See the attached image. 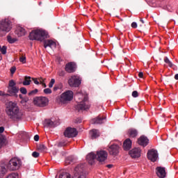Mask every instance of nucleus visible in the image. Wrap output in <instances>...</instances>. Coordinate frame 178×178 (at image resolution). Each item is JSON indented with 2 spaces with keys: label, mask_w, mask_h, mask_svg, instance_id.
Masks as SVG:
<instances>
[{
  "label": "nucleus",
  "mask_w": 178,
  "mask_h": 178,
  "mask_svg": "<svg viewBox=\"0 0 178 178\" xmlns=\"http://www.w3.org/2000/svg\"><path fill=\"white\" fill-rule=\"evenodd\" d=\"M6 113L12 120H20L23 116L17 103L13 102H8L6 104Z\"/></svg>",
  "instance_id": "1"
},
{
  "label": "nucleus",
  "mask_w": 178,
  "mask_h": 178,
  "mask_svg": "<svg viewBox=\"0 0 178 178\" xmlns=\"http://www.w3.org/2000/svg\"><path fill=\"white\" fill-rule=\"evenodd\" d=\"M76 97L78 99V104L75 106V109L79 112L88 111L91 106L90 101H88V96L82 92H78L76 93Z\"/></svg>",
  "instance_id": "2"
},
{
  "label": "nucleus",
  "mask_w": 178,
  "mask_h": 178,
  "mask_svg": "<svg viewBox=\"0 0 178 178\" xmlns=\"http://www.w3.org/2000/svg\"><path fill=\"white\" fill-rule=\"evenodd\" d=\"M74 93L72 90H67L56 98V102L58 105H66L73 100Z\"/></svg>",
  "instance_id": "3"
},
{
  "label": "nucleus",
  "mask_w": 178,
  "mask_h": 178,
  "mask_svg": "<svg viewBox=\"0 0 178 178\" xmlns=\"http://www.w3.org/2000/svg\"><path fill=\"white\" fill-rule=\"evenodd\" d=\"M48 33L43 30L36 29L32 31L29 34V40L31 41H42L44 38H47Z\"/></svg>",
  "instance_id": "4"
},
{
  "label": "nucleus",
  "mask_w": 178,
  "mask_h": 178,
  "mask_svg": "<svg viewBox=\"0 0 178 178\" xmlns=\"http://www.w3.org/2000/svg\"><path fill=\"white\" fill-rule=\"evenodd\" d=\"M21 166L22 160L17 157L12 158L7 164V168L9 170H18Z\"/></svg>",
  "instance_id": "5"
},
{
  "label": "nucleus",
  "mask_w": 178,
  "mask_h": 178,
  "mask_svg": "<svg viewBox=\"0 0 178 178\" xmlns=\"http://www.w3.org/2000/svg\"><path fill=\"white\" fill-rule=\"evenodd\" d=\"M0 30L4 33H9L12 30V21L9 18L2 19L0 22Z\"/></svg>",
  "instance_id": "6"
},
{
  "label": "nucleus",
  "mask_w": 178,
  "mask_h": 178,
  "mask_svg": "<svg viewBox=\"0 0 178 178\" xmlns=\"http://www.w3.org/2000/svg\"><path fill=\"white\" fill-rule=\"evenodd\" d=\"M49 102V99L47 97H36L33 99V104L36 106H39L40 108H44L47 106Z\"/></svg>",
  "instance_id": "7"
},
{
  "label": "nucleus",
  "mask_w": 178,
  "mask_h": 178,
  "mask_svg": "<svg viewBox=\"0 0 178 178\" xmlns=\"http://www.w3.org/2000/svg\"><path fill=\"white\" fill-rule=\"evenodd\" d=\"M72 178H86V174H84V165H78L74 171V176Z\"/></svg>",
  "instance_id": "8"
},
{
  "label": "nucleus",
  "mask_w": 178,
  "mask_h": 178,
  "mask_svg": "<svg viewBox=\"0 0 178 178\" xmlns=\"http://www.w3.org/2000/svg\"><path fill=\"white\" fill-rule=\"evenodd\" d=\"M8 92H9V94H11V95H14L15 94H17V92H19V88L16 87V82L15 81H9Z\"/></svg>",
  "instance_id": "9"
},
{
  "label": "nucleus",
  "mask_w": 178,
  "mask_h": 178,
  "mask_svg": "<svg viewBox=\"0 0 178 178\" xmlns=\"http://www.w3.org/2000/svg\"><path fill=\"white\" fill-rule=\"evenodd\" d=\"M68 84L70 87H79L81 84V79L79 76H72L68 80Z\"/></svg>",
  "instance_id": "10"
},
{
  "label": "nucleus",
  "mask_w": 178,
  "mask_h": 178,
  "mask_svg": "<svg viewBox=\"0 0 178 178\" xmlns=\"http://www.w3.org/2000/svg\"><path fill=\"white\" fill-rule=\"evenodd\" d=\"M159 154L156 149H150L147 152V159L152 162H156L158 161Z\"/></svg>",
  "instance_id": "11"
},
{
  "label": "nucleus",
  "mask_w": 178,
  "mask_h": 178,
  "mask_svg": "<svg viewBox=\"0 0 178 178\" xmlns=\"http://www.w3.org/2000/svg\"><path fill=\"white\" fill-rule=\"evenodd\" d=\"M64 136L68 138L76 137L77 136V129L76 128L68 127L64 131Z\"/></svg>",
  "instance_id": "12"
},
{
  "label": "nucleus",
  "mask_w": 178,
  "mask_h": 178,
  "mask_svg": "<svg viewBox=\"0 0 178 178\" xmlns=\"http://www.w3.org/2000/svg\"><path fill=\"white\" fill-rule=\"evenodd\" d=\"M106 158H108V153L104 150H101L97 152L96 159L99 161V162H104L106 161Z\"/></svg>",
  "instance_id": "13"
},
{
  "label": "nucleus",
  "mask_w": 178,
  "mask_h": 178,
  "mask_svg": "<svg viewBox=\"0 0 178 178\" xmlns=\"http://www.w3.org/2000/svg\"><path fill=\"white\" fill-rule=\"evenodd\" d=\"M129 155L131 158H140L141 156V149L140 148H134L129 151Z\"/></svg>",
  "instance_id": "14"
},
{
  "label": "nucleus",
  "mask_w": 178,
  "mask_h": 178,
  "mask_svg": "<svg viewBox=\"0 0 178 178\" xmlns=\"http://www.w3.org/2000/svg\"><path fill=\"white\" fill-rule=\"evenodd\" d=\"M119 145L114 144L109 147L108 151L111 155H118L119 154Z\"/></svg>",
  "instance_id": "15"
},
{
  "label": "nucleus",
  "mask_w": 178,
  "mask_h": 178,
  "mask_svg": "<svg viewBox=\"0 0 178 178\" xmlns=\"http://www.w3.org/2000/svg\"><path fill=\"white\" fill-rule=\"evenodd\" d=\"M149 143V140L146 136H142L138 139V144L139 145H142L143 147H147L148 143Z\"/></svg>",
  "instance_id": "16"
},
{
  "label": "nucleus",
  "mask_w": 178,
  "mask_h": 178,
  "mask_svg": "<svg viewBox=\"0 0 178 178\" xmlns=\"http://www.w3.org/2000/svg\"><path fill=\"white\" fill-rule=\"evenodd\" d=\"M48 47L51 49H55V48H56V42L51 40H45L44 42V47L47 49Z\"/></svg>",
  "instance_id": "17"
},
{
  "label": "nucleus",
  "mask_w": 178,
  "mask_h": 178,
  "mask_svg": "<svg viewBox=\"0 0 178 178\" xmlns=\"http://www.w3.org/2000/svg\"><path fill=\"white\" fill-rule=\"evenodd\" d=\"M156 175L160 178L166 177V171L165 170V168L157 167L156 168Z\"/></svg>",
  "instance_id": "18"
},
{
  "label": "nucleus",
  "mask_w": 178,
  "mask_h": 178,
  "mask_svg": "<svg viewBox=\"0 0 178 178\" xmlns=\"http://www.w3.org/2000/svg\"><path fill=\"white\" fill-rule=\"evenodd\" d=\"M76 70V64L74 63H68L65 65V71L67 73H73Z\"/></svg>",
  "instance_id": "19"
},
{
  "label": "nucleus",
  "mask_w": 178,
  "mask_h": 178,
  "mask_svg": "<svg viewBox=\"0 0 178 178\" xmlns=\"http://www.w3.org/2000/svg\"><path fill=\"white\" fill-rule=\"evenodd\" d=\"M105 120H106V118H101V117H97L95 119H92L91 121L92 124H102V123L105 122Z\"/></svg>",
  "instance_id": "20"
},
{
  "label": "nucleus",
  "mask_w": 178,
  "mask_h": 178,
  "mask_svg": "<svg viewBox=\"0 0 178 178\" xmlns=\"http://www.w3.org/2000/svg\"><path fill=\"white\" fill-rule=\"evenodd\" d=\"M95 159H97V154H94V152H90L86 156V160L90 165H92L94 163Z\"/></svg>",
  "instance_id": "21"
},
{
  "label": "nucleus",
  "mask_w": 178,
  "mask_h": 178,
  "mask_svg": "<svg viewBox=\"0 0 178 178\" xmlns=\"http://www.w3.org/2000/svg\"><path fill=\"white\" fill-rule=\"evenodd\" d=\"M123 148L125 151H129L131 148V140L127 138L124 141Z\"/></svg>",
  "instance_id": "22"
},
{
  "label": "nucleus",
  "mask_w": 178,
  "mask_h": 178,
  "mask_svg": "<svg viewBox=\"0 0 178 178\" xmlns=\"http://www.w3.org/2000/svg\"><path fill=\"white\" fill-rule=\"evenodd\" d=\"M90 136L91 137V139L94 140L97 137H99V131L97 129H92L90 131Z\"/></svg>",
  "instance_id": "23"
},
{
  "label": "nucleus",
  "mask_w": 178,
  "mask_h": 178,
  "mask_svg": "<svg viewBox=\"0 0 178 178\" xmlns=\"http://www.w3.org/2000/svg\"><path fill=\"white\" fill-rule=\"evenodd\" d=\"M8 172V170L6 169V167L5 165L2 164L0 165V178L3 177L5 175H6V172Z\"/></svg>",
  "instance_id": "24"
},
{
  "label": "nucleus",
  "mask_w": 178,
  "mask_h": 178,
  "mask_svg": "<svg viewBox=\"0 0 178 178\" xmlns=\"http://www.w3.org/2000/svg\"><path fill=\"white\" fill-rule=\"evenodd\" d=\"M16 34H17L18 37H23V35H26V29L24 28H18L16 31Z\"/></svg>",
  "instance_id": "25"
},
{
  "label": "nucleus",
  "mask_w": 178,
  "mask_h": 178,
  "mask_svg": "<svg viewBox=\"0 0 178 178\" xmlns=\"http://www.w3.org/2000/svg\"><path fill=\"white\" fill-rule=\"evenodd\" d=\"M44 123L46 127H55V123L49 119L45 120Z\"/></svg>",
  "instance_id": "26"
},
{
  "label": "nucleus",
  "mask_w": 178,
  "mask_h": 178,
  "mask_svg": "<svg viewBox=\"0 0 178 178\" xmlns=\"http://www.w3.org/2000/svg\"><path fill=\"white\" fill-rule=\"evenodd\" d=\"M22 84L23 86H30L31 84V77L26 76Z\"/></svg>",
  "instance_id": "27"
},
{
  "label": "nucleus",
  "mask_w": 178,
  "mask_h": 178,
  "mask_svg": "<svg viewBox=\"0 0 178 178\" xmlns=\"http://www.w3.org/2000/svg\"><path fill=\"white\" fill-rule=\"evenodd\" d=\"M129 136L130 137H132L133 138H134V137H137V135L138 134V133L137 132V130L136 129H129L128 131Z\"/></svg>",
  "instance_id": "28"
},
{
  "label": "nucleus",
  "mask_w": 178,
  "mask_h": 178,
  "mask_svg": "<svg viewBox=\"0 0 178 178\" xmlns=\"http://www.w3.org/2000/svg\"><path fill=\"white\" fill-rule=\"evenodd\" d=\"M38 149L40 152H47V147L45 145H39L38 146Z\"/></svg>",
  "instance_id": "29"
},
{
  "label": "nucleus",
  "mask_w": 178,
  "mask_h": 178,
  "mask_svg": "<svg viewBox=\"0 0 178 178\" xmlns=\"http://www.w3.org/2000/svg\"><path fill=\"white\" fill-rule=\"evenodd\" d=\"M164 62L169 66V67H172L173 66H175L172 61H170V60H169L168 57L164 58Z\"/></svg>",
  "instance_id": "30"
},
{
  "label": "nucleus",
  "mask_w": 178,
  "mask_h": 178,
  "mask_svg": "<svg viewBox=\"0 0 178 178\" xmlns=\"http://www.w3.org/2000/svg\"><path fill=\"white\" fill-rule=\"evenodd\" d=\"M7 40L9 44H15V42L17 41V39L16 38H12L11 36H8Z\"/></svg>",
  "instance_id": "31"
},
{
  "label": "nucleus",
  "mask_w": 178,
  "mask_h": 178,
  "mask_svg": "<svg viewBox=\"0 0 178 178\" xmlns=\"http://www.w3.org/2000/svg\"><path fill=\"white\" fill-rule=\"evenodd\" d=\"M8 51V47L6 46H1L0 45V52H1L2 55H6V52Z\"/></svg>",
  "instance_id": "32"
},
{
  "label": "nucleus",
  "mask_w": 178,
  "mask_h": 178,
  "mask_svg": "<svg viewBox=\"0 0 178 178\" xmlns=\"http://www.w3.org/2000/svg\"><path fill=\"white\" fill-rule=\"evenodd\" d=\"M59 178H72V177L70 176V174L68 172H62L60 175Z\"/></svg>",
  "instance_id": "33"
},
{
  "label": "nucleus",
  "mask_w": 178,
  "mask_h": 178,
  "mask_svg": "<svg viewBox=\"0 0 178 178\" xmlns=\"http://www.w3.org/2000/svg\"><path fill=\"white\" fill-rule=\"evenodd\" d=\"M63 88V85L62 83H58L54 86V91H58V90H62Z\"/></svg>",
  "instance_id": "34"
},
{
  "label": "nucleus",
  "mask_w": 178,
  "mask_h": 178,
  "mask_svg": "<svg viewBox=\"0 0 178 178\" xmlns=\"http://www.w3.org/2000/svg\"><path fill=\"white\" fill-rule=\"evenodd\" d=\"M6 178H19V175L17 173H12V174H10Z\"/></svg>",
  "instance_id": "35"
},
{
  "label": "nucleus",
  "mask_w": 178,
  "mask_h": 178,
  "mask_svg": "<svg viewBox=\"0 0 178 178\" xmlns=\"http://www.w3.org/2000/svg\"><path fill=\"white\" fill-rule=\"evenodd\" d=\"M5 138H3V136L0 134V149L2 148V145H3Z\"/></svg>",
  "instance_id": "36"
},
{
  "label": "nucleus",
  "mask_w": 178,
  "mask_h": 178,
  "mask_svg": "<svg viewBox=\"0 0 178 178\" xmlns=\"http://www.w3.org/2000/svg\"><path fill=\"white\" fill-rule=\"evenodd\" d=\"M54 84H55V79H51L49 83V88H52V87H54Z\"/></svg>",
  "instance_id": "37"
},
{
  "label": "nucleus",
  "mask_w": 178,
  "mask_h": 178,
  "mask_svg": "<svg viewBox=\"0 0 178 178\" xmlns=\"http://www.w3.org/2000/svg\"><path fill=\"white\" fill-rule=\"evenodd\" d=\"M43 92H44L46 95L52 94V90H51V88H45L44 89Z\"/></svg>",
  "instance_id": "38"
},
{
  "label": "nucleus",
  "mask_w": 178,
  "mask_h": 178,
  "mask_svg": "<svg viewBox=\"0 0 178 178\" xmlns=\"http://www.w3.org/2000/svg\"><path fill=\"white\" fill-rule=\"evenodd\" d=\"M19 91L22 94L26 95L27 94V89H26V88H21L19 89Z\"/></svg>",
  "instance_id": "39"
},
{
  "label": "nucleus",
  "mask_w": 178,
  "mask_h": 178,
  "mask_svg": "<svg viewBox=\"0 0 178 178\" xmlns=\"http://www.w3.org/2000/svg\"><path fill=\"white\" fill-rule=\"evenodd\" d=\"M37 92H38V89H35V90L31 91L29 93V95H35V94H37Z\"/></svg>",
  "instance_id": "40"
},
{
  "label": "nucleus",
  "mask_w": 178,
  "mask_h": 178,
  "mask_svg": "<svg viewBox=\"0 0 178 178\" xmlns=\"http://www.w3.org/2000/svg\"><path fill=\"white\" fill-rule=\"evenodd\" d=\"M32 156L33 158H38V156H40V153L37 152H33L32 153Z\"/></svg>",
  "instance_id": "41"
},
{
  "label": "nucleus",
  "mask_w": 178,
  "mask_h": 178,
  "mask_svg": "<svg viewBox=\"0 0 178 178\" xmlns=\"http://www.w3.org/2000/svg\"><path fill=\"white\" fill-rule=\"evenodd\" d=\"M132 97H134V98H137V97H138V92H137V90H134L132 92Z\"/></svg>",
  "instance_id": "42"
},
{
  "label": "nucleus",
  "mask_w": 178,
  "mask_h": 178,
  "mask_svg": "<svg viewBox=\"0 0 178 178\" xmlns=\"http://www.w3.org/2000/svg\"><path fill=\"white\" fill-rule=\"evenodd\" d=\"M166 9H167V10H168V12H172L173 11V7H172V6H170V5H168L166 6Z\"/></svg>",
  "instance_id": "43"
},
{
  "label": "nucleus",
  "mask_w": 178,
  "mask_h": 178,
  "mask_svg": "<svg viewBox=\"0 0 178 178\" xmlns=\"http://www.w3.org/2000/svg\"><path fill=\"white\" fill-rule=\"evenodd\" d=\"M19 62L22 63H26V56H22L19 58Z\"/></svg>",
  "instance_id": "44"
},
{
  "label": "nucleus",
  "mask_w": 178,
  "mask_h": 178,
  "mask_svg": "<svg viewBox=\"0 0 178 178\" xmlns=\"http://www.w3.org/2000/svg\"><path fill=\"white\" fill-rule=\"evenodd\" d=\"M32 80L34 83V84H36V86H38L40 84V81L35 78H32Z\"/></svg>",
  "instance_id": "45"
},
{
  "label": "nucleus",
  "mask_w": 178,
  "mask_h": 178,
  "mask_svg": "<svg viewBox=\"0 0 178 178\" xmlns=\"http://www.w3.org/2000/svg\"><path fill=\"white\" fill-rule=\"evenodd\" d=\"M15 72H16V67H12L10 68V73H11V74H15Z\"/></svg>",
  "instance_id": "46"
},
{
  "label": "nucleus",
  "mask_w": 178,
  "mask_h": 178,
  "mask_svg": "<svg viewBox=\"0 0 178 178\" xmlns=\"http://www.w3.org/2000/svg\"><path fill=\"white\" fill-rule=\"evenodd\" d=\"M0 96L1 97H5V96L8 97V96H9V94H5V92L0 90Z\"/></svg>",
  "instance_id": "47"
},
{
  "label": "nucleus",
  "mask_w": 178,
  "mask_h": 178,
  "mask_svg": "<svg viewBox=\"0 0 178 178\" xmlns=\"http://www.w3.org/2000/svg\"><path fill=\"white\" fill-rule=\"evenodd\" d=\"M131 26L132 29H137V22H132Z\"/></svg>",
  "instance_id": "48"
},
{
  "label": "nucleus",
  "mask_w": 178,
  "mask_h": 178,
  "mask_svg": "<svg viewBox=\"0 0 178 178\" xmlns=\"http://www.w3.org/2000/svg\"><path fill=\"white\" fill-rule=\"evenodd\" d=\"M58 75L60 76L61 77H63V76H65V71H60L58 72Z\"/></svg>",
  "instance_id": "49"
},
{
  "label": "nucleus",
  "mask_w": 178,
  "mask_h": 178,
  "mask_svg": "<svg viewBox=\"0 0 178 178\" xmlns=\"http://www.w3.org/2000/svg\"><path fill=\"white\" fill-rule=\"evenodd\" d=\"M34 140L35 141H38V140H40V136L38 135H35L34 136Z\"/></svg>",
  "instance_id": "50"
},
{
  "label": "nucleus",
  "mask_w": 178,
  "mask_h": 178,
  "mask_svg": "<svg viewBox=\"0 0 178 178\" xmlns=\"http://www.w3.org/2000/svg\"><path fill=\"white\" fill-rule=\"evenodd\" d=\"M3 131H5V127H0V133H3Z\"/></svg>",
  "instance_id": "51"
},
{
  "label": "nucleus",
  "mask_w": 178,
  "mask_h": 178,
  "mask_svg": "<svg viewBox=\"0 0 178 178\" xmlns=\"http://www.w3.org/2000/svg\"><path fill=\"white\" fill-rule=\"evenodd\" d=\"M138 76L140 79H143L144 74L143 72H139Z\"/></svg>",
  "instance_id": "52"
},
{
  "label": "nucleus",
  "mask_w": 178,
  "mask_h": 178,
  "mask_svg": "<svg viewBox=\"0 0 178 178\" xmlns=\"http://www.w3.org/2000/svg\"><path fill=\"white\" fill-rule=\"evenodd\" d=\"M40 84H42V83H44L45 81V79H42V78H40Z\"/></svg>",
  "instance_id": "53"
},
{
  "label": "nucleus",
  "mask_w": 178,
  "mask_h": 178,
  "mask_svg": "<svg viewBox=\"0 0 178 178\" xmlns=\"http://www.w3.org/2000/svg\"><path fill=\"white\" fill-rule=\"evenodd\" d=\"M113 167V165H112V164L107 165V168H108L109 169H111Z\"/></svg>",
  "instance_id": "54"
},
{
  "label": "nucleus",
  "mask_w": 178,
  "mask_h": 178,
  "mask_svg": "<svg viewBox=\"0 0 178 178\" xmlns=\"http://www.w3.org/2000/svg\"><path fill=\"white\" fill-rule=\"evenodd\" d=\"M42 87H44V88L47 87V84H45V83L42 82Z\"/></svg>",
  "instance_id": "55"
},
{
  "label": "nucleus",
  "mask_w": 178,
  "mask_h": 178,
  "mask_svg": "<svg viewBox=\"0 0 178 178\" xmlns=\"http://www.w3.org/2000/svg\"><path fill=\"white\" fill-rule=\"evenodd\" d=\"M175 80H178V74H175Z\"/></svg>",
  "instance_id": "56"
},
{
  "label": "nucleus",
  "mask_w": 178,
  "mask_h": 178,
  "mask_svg": "<svg viewBox=\"0 0 178 178\" xmlns=\"http://www.w3.org/2000/svg\"><path fill=\"white\" fill-rule=\"evenodd\" d=\"M65 162H66V163H70V161H69V159H67L65 160Z\"/></svg>",
  "instance_id": "57"
},
{
  "label": "nucleus",
  "mask_w": 178,
  "mask_h": 178,
  "mask_svg": "<svg viewBox=\"0 0 178 178\" xmlns=\"http://www.w3.org/2000/svg\"><path fill=\"white\" fill-rule=\"evenodd\" d=\"M2 60V54L0 53V61Z\"/></svg>",
  "instance_id": "58"
},
{
  "label": "nucleus",
  "mask_w": 178,
  "mask_h": 178,
  "mask_svg": "<svg viewBox=\"0 0 178 178\" xmlns=\"http://www.w3.org/2000/svg\"><path fill=\"white\" fill-rule=\"evenodd\" d=\"M140 22H141L142 23H144V20H143V19H140Z\"/></svg>",
  "instance_id": "59"
},
{
  "label": "nucleus",
  "mask_w": 178,
  "mask_h": 178,
  "mask_svg": "<svg viewBox=\"0 0 178 178\" xmlns=\"http://www.w3.org/2000/svg\"><path fill=\"white\" fill-rule=\"evenodd\" d=\"M19 97L22 98V95H19Z\"/></svg>",
  "instance_id": "60"
},
{
  "label": "nucleus",
  "mask_w": 178,
  "mask_h": 178,
  "mask_svg": "<svg viewBox=\"0 0 178 178\" xmlns=\"http://www.w3.org/2000/svg\"><path fill=\"white\" fill-rule=\"evenodd\" d=\"M19 97L22 98V95H19Z\"/></svg>",
  "instance_id": "61"
}]
</instances>
